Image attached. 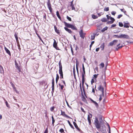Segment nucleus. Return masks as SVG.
I'll return each mask as SVG.
<instances>
[{"mask_svg": "<svg viewBox=\"0 0 133 133\" xmlns=\"http://www.w3.org/2000/svg\"><path fill=\"white\" fill-rule=\"evenodd\" d=\"M104 11H108L109 10V7H106L104 8Z\"/></svg>", "mask_w": 133, "mask_h": 133, "instance_id": "35", "label": "nucleus"}, {"mask_svg": "<svg viewBox=\"0 0 133 133\" xmlns=\"http://www.w3.org/2000/svg\"><path fill=\"white\" fill-rule=\"evenodd\" d=\"M68 124H69V125L73 129H74V127L72 125L71 123H70V122L69 121V120H68Z\"/></svg>", "mask_w": 133, "mask_h": 133, "instance_id": "29", "label": "nucleus"}, {"mask_svg": "<svg viewBox=\"0 0 133 133\" xmlns=\"http://www.w3.org/2000/svg\"><path fill=\"white\" fill-rule=\"evenodd\" d=\"M92 117V115L90 113L89 115H88V120L89 122V124L90 125L91 124V118Z\"/></svg>", "mask_w": 133, "mask_h": 133, "instance_id": "8", "label": "nucleus"}, {"mask_svg": "<svg viewBox=\"0 0 133 133\" xmlns=\"http://www.w3.org/2000/svg\"><path fill=\"white\" fill-rule=\"evenodd\" d=\"M54 108H55V107L54 106H53V107H51V108H50V110L51 111H52L54 110Z\"/></svg>", "mask_w": 133, "mask_h": 133, "instance_id": "53", "label": "nucleus"}, {"mask_svg": "<svg viewBox=\"0 0 133 133\" xmlns=\"http://www.w3.org/2000/svg\"><path fill=\"white\" fill-rule=\"evenodd\" d=\"M93 103L95 104L96 108H98V107L99 105L97 103L96 101H94Z\"/></svg>", "mask_w": 133, "mask_h": 133, "instance_id": "31", "label": "nucleus"}, {"mask_svg": "<svg viewBox=\"0 0 133 133\" xmlns=\"http://www.w3.org/2000/svg\"><path fill=\"white\" fill-rule=\"evenodd\" d=\"M54 42L53 44V46L54 48L57 50H58V48L57 47V43L56 42V41L54 39Z\"/></svg>", "mask_w": 133, "mask_h": 133, "instance_id": "10", "label": "nucleus"}, {"mask_svg": "<svg viewBox=\"0 0 133 133\" xmlns=\"http://www.w3.org/2000/svg\"><path fill=\"white\" fill-rule=\"evenodd\" d=\"M106 98H105L104 99H103V102H106Z\"/></svg>", "mask_w": 133, "mask_h": 133, "instance_id": "63", "label": "nucleus"}, {"mask_svg": "<svg viewBox=\"0 0 133 133\" xmlns=\"http://www.w3.org/2000/svg\"><path fill=\"white\" fill-rule=\"evenodd\" d=\"M116 25L115 24H113L111 25V28H113L115 27Z\"/></svg>", "mask_w": 133, "mask_h": 133, "instance_id": "55", "label": "nucleus"}, {"mask_svg": "<svg viewBox=\"0 0 133 133\" xmlns=\"http://www.w3.org/2000/svg\"><path fill=\"white\" fill-rule=\"evenodd\" d=\"M94 124L97 129H99L101 128V124L99 122L98 118L97 117L95 118Z\"/></svg>", "mask_w": 133, "mask_h": 133, "instance_id": "3", "label": "nucleus"}, {"mask_svg": "<svg viewBox=\"0 0 133 133\" xmlns=\"http://www.w3.org/2000/svg\"><path fill=\"white\" fill-rule=\"evenodd\" d=\"M58 65L59 66V73L60 75V78L61 79H62L63 78V75L62 71V66L61 60L59 62Z\"/></svg>", "mask_w": 133, "mask_h": 133, "instance_id": "1", "label": "nucleus"}, {"mask_svg": "<svg viewBox=\"0 0 133 133\" xmlns=\"http://www.w3.org/2000/svg\"><path fill=\"white\" fill-rule=\"evenodd\" d=\"M102 78L103 79V80L104 82V83L105 85L106 84V77H105V73H104L103 74V75L102 76Z\"/></svg>", "mask_w": 133, "mask_h": 133, "instance_id": "15", "label": "nucleus"}, {"mask_svg": "<svg viewBox=\"0 0 133 133\" xmlns=\"http://www.w3.org/2000/svg\"><path fill=\"white\" fill-rule=\"evenodd\" d=\"M71 52H72V55H74V54H74L73 51V48H72V47H71Z\"/></svg>", "mask_w": 133, "mask_h": 133, "instance_id": "58", "label": "nucleus"}, {"mask_svg": "<svg viewBox=\"0 0 133 133\" xmlns=\"http://www.w3.org/2000/svg\"><path fill=\"white\" fill-rule=\"evenodd\" d=\"M116 13V12L115 11H112L111 12V14L114 15H115Z\"/></svg>", "mask_w": 133, "mask_h": 133, "instance_id": "51", "label": "nucleus"}, {"mask_svg": "<svg viewBox=\"0 0 133 133\" xmlns=\"http://www.w3.org/2000/svg\"><path fill=\"white\" fill-rule=\"evenodd\" d=\"M47 4L48 7L49 9L50 13H52V8L51 7V5L50 3V0H48L47 3Z\"/></svg>", "mask_w": 133, "mask_h": 133, "instance_id": "4", "label": "nucleus"}, {"mask_svg": "<svg viewBox=\"0 0 133 133\" xmlns=\"http://www.w3.org/2000/svg\"><path fill=\"white\" fill-rule=\"evenodd\" d=\"M123 16V15L121 14H120L118 15L117 17V18L118 19H119L121 17Z\"/></svg>", "mask_w": 133, "mask_h": 133, "instance_id": "49", "label": "nucleus"}, {"mask_svg": "<svg viewBox=\"0 0 133 133\" xmlns=\"http://www.w3.org/2000/svg\"><path fill=\"white\" fill-rule=\"evenodd\" d=\"M79 87H80L81 90L82 92V93L83 92H82V88L81 83V82H80V83L79 84Z\"/></svg>", "mask_w": 133, "mask_h": 133, "instance_id": "47", "label": "nucleus"}, {"mask_svg": "<svg viewBox=\"0 0 133 133\" xmlns=\"http://www.w3.org/2000/svg\"><path fill=\"white\" fill-rule=\"evenodd\" d=\"M119 25L120 27H123V24L122 23L120 22H119Z\"/></svg>", "mask_w": 133, "mask_h": 133, "instance_id": "40", "label": "nucleus"}, {"mask_svg": "<svg viewBox=\"0 0 133 133\" xmlns=\"http://www.w3.org/2000/svg\"><path fill=\"white\" fill-rule=\"evenodd\" d=\"M82 69L83 72L82 74V84L83 89V86L85 82V72L83 64L82 65Z\"/></svg>", "mask_w": 133, "mask_h": 133, "instance_id": "2", "label": "nucleus"}, {"mask_svg": "<svg viewBox=\"0 0 133 133\" xmlns=\"http://www.w3.org/2000/svg\"><path fill=\"white\" fill-rule=\"evenodd\" d=\"M54 28L55 32L58 34H59L60 33L59 30L57 29L55 25L54 26Z\"/></svg>", "mask_w": 133, "mask_h": 133, "instance_id": "19", "label": "nucleus"}, {"mask_svg": "<svg viewBox=\"0 0 133 133\" xmlns=\"http://www.w3.org/2000/svg\"><path fill=\"white\" fill-rule=\"evenodd\" d=\"M119 37L120 38L128 39L129 38V36L126 35L122 34L120 35V36Z\"/></svg>", "mask_w": 133, "mask_h": 133, "instance_id": "11", "label": "nucleus"}, {"mask_svg": "<svg viewBox=\"0 0 133 133\" xmlns=\"http://www.w3.org/2000/svg\"><path fill=\"white\" fill-rule=\"evenodd\" d=\"M61 115L64 117L68 118H70V116H69L66 115V114L65 112L64 111H62V110H61Z\"/></svg>", "mask_w": 133, "mask_h": 133, "instance_id": "7", "label": "nucleus"}, {"mask_svg": "<svg viewBox=\"0 0 133 133\" xmlns=\"http://www.w3.org/2000/svg\"><path fill=\"white\" fill-rule=\"evenodd\" d=\"M103 14V13L102 12H100L99 13H98L97 14L99 16H101V15H102Z\"/></svg>", "mask_w": 133, "mask_h": 133, "instance_id": "56", "label": "nucleus"}, {"mask_svg": "<svg viewBox=\"0 0 133 133\" xmlns=\"http://www.w3.org/2000/svg\"><path fill=\"white\" fill-rule=\"evenodd\" d=\"M92 18L94 19H96L98 18V17L97 16H96L94 15H92Z\"/></svg>", "mask_w": 133, "mask_h": 133, "instance_id": "34", "label": "nucleus"}, {"mask_svg": "<svg viewBox=\"0 0 133 133\" xmlns=\"http://www.w3.org/2000/svg\"><path fill=\"white\" fill-rule=\"evenodd\" d=\"M115 36H116V37L118 38H120L119 37L120 36V35L119 36L117 35H114Z\"/></svg>", "mask_w": 133, "mask_h": 133, "instance_id": "62", "label": "nucleus"}, {"mask_svg": "<svg viewBox=\"0 0 133 133\" xmlns=\"http://www.w3.org/2000/svg\"><path fill=\"white\" fill-rule=\"evenodd\" d=\"M104 97V93H102V94L100 95V97L99 99V101H101L102 99V98Z\"/></svg>", "mask_w": 133, "mask_h": 133, "instance_id": "25", "label": "nucleus"}, {"mask_svg": "<svg viewBox=\"0 0 133 133\" xmlns=\"http://www.w3.org/2000/svg\"><path fill=\"white\" fill-rule=\"evenodd\" d=\"M101 21L102 22H107L108 21V19L106 18H103L101 19Z\"/></svg>", "mask_w": 133, "mask_h": 133, "instance_id": "21", "label": "nucleus"}, {"mask_svg": "<svg viewBox=\"0 0 133 133\" xmlns=\"http://www.w3.org/2000/svg\"><path fill=\"white\" fill-rule=\"evenodd\" d=\"M56 15L58 18L60 20H61V18L60 16V15L59 14V12L58 11H57L56 12Z\"/></svg>", "mask_w": 133, "mask_h": 133, "instance_id": "24", "label": "nucleus"}, {"mask_svg": "<svg viewBox=\"0 0 133 133\" xmlns=\"http://www.w3.org/2000/svg\"><path fill=\"white\" fill-rule=\"evenodd\" d=\"M100 65L101 66L102 68H103L104 66V63H102L100 64Z\"/></svg>", "mask_w": 133, "mask_h": 133, "instance_id": "43", "label": "nucleus"}, {"mask_svg": "<svg viewBox=\"0 0 133 133\" xmlns=\"http://www.w3.org/2000/svg\"><path fill=\"white\" fill-rule=\"evenodd\" d=\"M52 91L53 92H54V86H52Z\"/></svg>", "mask_w": 133, "mask_h": 133, "instance_id": "61", "label": "nucleus"}, {"mask_svg": "<svg viewBox=\"0 0 133 133\" xmlns=\"http://www.w3.org/2000/svg\"><path fill=\"white\" fill-rule=\"evenodd\" d=\"M5 104H6V106L7 107H9V104H8V102H7V101H6L5 102Z\"/></svg>", "mask_w": 133, "mask_h": 133, "instance_id": "59", "label": "nucleus"}, {"mask_svg": "<svg viewBox=\"0 0 133 133\" xmlns=\"http://www.w3.org/2000/svg\"><path fill=\"white\" fill-rule=\"evenodd\" d=\"M64 23L65 24V26L67 27L71 28V26L72 25L68 23L65 22H64Z\"/></svg>", "mask_w": 133, "mask_h": 133, "instance_id": "18", "label": "nucleus"}, {"mask_svg": "<svg viewBox=\"0 0 133 133\" xmlns=\"http://www.w3.org/2000/svg\"><path fill=\"white\" fill-rule=\"evenodd\" d=\"M69 33L71 34L72 33V31L70 29L66 27H65L64 28Z\"/></svg>", "mask_w": 133, "mask_h": 133, "instance_id": "20", "label": "nucleus"}, {"mask_svg": "<svg viewBox=\"0 0 133 133\" xmlns=\"http://www.w3.org/2000/svg\"><path fill=\"white\" fill-rule=\"evenodd\" d=\"M0 72L1 74H2L4 73V70L2 66L0 65Z\"/></svg>", "mask_w": 133, "mask_h": 133, "instance_id": "23", "label": "nucleus"}, {"mask_svg": "<svg viewBox=\"0 0 133 133\" xmlns=\"http://www.w3.org/2000/svg\"><path fill=\"white\" fill-rule=\"evenodd\" d=\"M73 124L75 127V128H76L79 132H81L82 131L80 129L79 127H78V126H77V124L76 123L74 122H73Z\"/></svg>", "mask_w": 133, "mask_h": 133, "instance_id": "13", "label": "nucleus"}, {"mask_svg": "<svg viewBox=\"0 0 133 133\" xmlns=\"http://www.w3.org/2000/svg\"><path fill=\"white\" fill-rule=\"evenodd\" d=\"M59 131L61 133L64 132V130L62 128L61 129L59 130Z\"/></svg>", "mask_w": 133, "mask_h": 133, "instance_id": "45", "label": "nucleus"}, {"mask_svg": "<svg viewBox=\"0 0 133 133\" xmlns=\"http://www.w3.org/2000/svg\"><path fill=\"white\" fill-rule=\"evenodd\" d=\"M106 17H107V19H108V20L111 17L108 15H106Z\"/></svg>", "mask_w": 133, "mask_h": 133, "instance_id": "52", "label": "nucleus"}, {"mask_svg": "<svg viewBox=\"0 0 133 133\" xmlns=\"http://www.w3.org/2000/svg\"><path fill=\"white\" fill-rule=\"evenodd\" d=\"M48 128H47L44 131V133H48Z\"/></svg>", "mask_w": 133, "mask_h": 133, "instance_id": "48", "label": "nucleus"}, {"mask_svg": "<svg viewBox=\"0 0 133 133\" xmlns=\"http://www.w3.org/2000/svg\"><path fill=\"white\" fill-rule=\"evenodd\" d=\"M129 23H125L124 25V27L125 28H129Z\"/></svg>", "mask_w": 133, "mask_h": 133, "instance_id": "22", "label": "nucleus"}, {"mask_svg": "<svg viewBox=\"0 0 133 133\" xmlns=\"http://www.w3.org/2000/svg\"><path fill=\"white\" fill-rule=\"evenodd\" d=\"M120 45V44H119L117 46V47H118V48H119V49L122 48L123 46H122V45L120 46H119V45Z\"/></svg>", "mask_w": 133, "mask_h": 133, "instance_id": "44", "label": "nucleus"}, {"mask_svg": "<svg viewBox=\"0 0 133 133\" xmlns=\"http://www.w3.org/2000/svg\"><path fill=\"white\" fill-rule=\"evenodd\" d=\"M11 85H12V87L13 88H14V89H15V90H16V88L15 87V85L12 83H10Z\"/></svg>", "mask_w": 133, "mask_h": 133, "instance_id": "38", "label": "nucleus"}, {"mask_svg": "<svg viewBox=\"0 0 133 133\" xmlns=\"http://www.w3.org/2000/svg\"><path fill=\"white\" fill-rule=\"evenodd\" d=\"M71 28L73 30H77V29L76 27L73 25H72Z\"/></svg>", "mask_w": 133, "mask_h": 133, "instance_id": "33", "label": "nucleus"}, {"mask_svg": "<svg viewBox=\"0 0 133 133\" xmlns=\"http://www.w3.org/2000/svg\"><path fill=\"white\" fill-rule=\"evenodd\" d=\"M59 77L58 75V74H57L56 75V83H57L59 79Z\"/></svg>", "mask_w": 133, "mask_h": 133, "instance_id": "27", "label": "nucleus"}, {"mask_svg": "<svg viewBox=\"0 0 133 133\" xmlns=\"http://www.w3.org/2000/svg\"><path fill=\"white\" fill-rule=\"evenodd\" d=\"M110 19L111 20V21H108L107 22V24H112L115 21V19L111 17Z\"/></svg>", "mask_w": 133, "mask_h": 133, "instance_id": "9", "label": "nucleus"}, {"mask_svg": "<svg viewBox=\"0 0 133 133\" xmlns=\"http://www.w3.org/2000/svg\"><path fill=\"white\" fill-rule=\"evenodd\" d=\"M37 35V36H38L39 38V39H40L41 40V41L42 42H43V40L41 38V37L38 35V34H36Z\"/></svg>", "mask_w": 133, "mask_h": 133, "instance_id": "54", "label": "nucleus"}, {"mask_svg": "<svg viewBox=\"0 0 133 133\" xmlns=\"http://www.w3.org/2000/svg\"><path fill=\"white\" fill-rule=\"evenodd\" d=\"M73 0L72 1L70 2V6L71 7L72 9L71 10H74L75 11H77V10H76L75 9L74 4H73Z\"/></svg>", "mask_w": 133, "mask_h": 133, "instance_id": "6", "label": "nucleus"}, {"mask_svg": "<svg viewBox=\"0 0 133 133\" xmlns=\"http://www.w3.org/2000/svg\"><path fill=\"white\" fill-rule=\"evenodd\" d=\"M14 36L16 40L17 43L18 42V37L17 36V34L16 33H15L14 35Z\"/></svg>", "mask_w": 133, "mask_h": 133, "instance_id": "26", "label": "nucleus"}, {"mask_svg": "<svg viewBox=\"0 0 133 133\" xmlns=\"http://www.w3.org/2000/svg\"><path fill=\"white\" fill-rule=\"evenodd\" d=\"M120 10L121 11L123 12L125 14L126 12V11L124 10V9H120Z\"/></svg>", "mask_w": 133, "mask_h": 133, "instance_id": "46", "label": "nucleus"}, {"mask_svg": "<svg viewBox=\"0 0 133 133\" xmlns=\"http://www.w3.org/2000/svg\"><path fill=\"white\" fill-rule=\"evenodd\" d=\"M81 110L82 111V112H84L85 113V111L83 109V108L82 107H81Z\"/></svg>", "mask_w": 133, "mask_h": 133, "instance_id": "60", "label": "nucleus"}, {"mask_svg": "<svg viewBox=\"0 0 133 133\" xmlns=\"http://www.w3.org/2000/svg\"><path fill=\"white\" fill-rule=\"evenodd\" d=\"M66 18L69 21H71V18L69 17L68 16H66Z\"/></svg>", "mask_w": 133, "mask_h": 133, "instance_id": "41", "label": "nucleus"}, {"mask_svg": "<svg viewBox=\"0 0 133 133\" xmlns=\"http://www.w3.org/2000/svg\"><path fill=\"white\" fill-rule=\"evenodd\" d=\"M52 86H54V78H53V79H52Z\"/></svg>", "mask_w": 133, "mask_h": 133, "instance_id": "39", "label": "nucleus"}, {"mask_svg": "<svg viewBox=\"0 0 133 133\" xmlns=\"http://www.w3.org/2000/svg\"><path fill=\"white\" fill-rule=\"evenodd\" d=\"M95 35H92L91 36V40H93L95 39Z\"/></svg>", "mask_w": 133, "mask_h": 133, "instance_id": "32", "label": "nucleus"}, {"mask_svg": "<svg viewBox=\"0 0 133 133\" xmlns=\"http://www.w3.org/2000/svg\"><path fill=\"white\" fill-rule=\"evenodd\" d=\"M118 41V40H114L110 42L109 44V46H112L113 45H115L116 43Z\"/></svg>", "mask_w": 133, "mask_h": 133, "instance_id": "12", "label": "nucleus"}, {"mask_svg": "<svg viewBox=\"0 0 133 133\" xmlns=\"http://www.w3.org/2000/svg\"><path fill=\"white\" fill-rule=\"evenodd\" d=\"M82 100L84 102H86L87 101L86 99L84 96H83L82 97Z\"/></svg>", "mask_w": 133, "mask_h": 133, "instance_id": "36", "label": "nucleus"}, {"mask_svg": "<svg viewBox=\"0 0 133 133\" xmlns=\"http://www.w3.org/2000/svg\"><path fill=\"white\" fill-rule=\"evenodd\" d=\"M59 85L60 87L61 88L62 90H63V88H64V86L63 85H61L60 84H59Z\"/></svg>", "mask_w": 133, "mask_h": 133, "instance_id": "50", "label": "nucleus"}, {"mask_svg": "<svg viewBox=\"0 0 133 133\" xmlns=\"http://www.w3.org/2000/svg\"><path fill=\"white\" fill-rule=\"evenodd\" d=\"M108 29V27L107 26H105L104 28H103L102 30L101 31L103 32L105 31V30H107Z\"/></svg>", "mask_w": 133, "mask_h": 133, "instance_id": "28", "label": "nucleus"}, {"mask_svg": "<svg viewBox=\"0 0 133 133\" xmlns=\"http://www.w3.org/2000/svg\"><path fill=\"white\" fill-rule=\"evenodd\" d=\"M15 67L18 70V72H20L21 71V69L20 66L18 65V64L16 62V61L15 63Z\"/></svg>", "mask_w": 133, "mask_h": 133, "instance_id": "14", "label": "nucleus"}, {"mask_svg": "<svg viewBox=\"0 0 133 133\" xmlns=\"http://www.w3.org/2000/svg\"><path fill=\"white\" fill-rule=\"evenodd\" d=\"M4 49L6 53L10 56H11V53L10 51L5 47H4Z\"/></svg>", "mask_w": 133, "mask_h": 133, "instance_id": "17", "label": "nucleus"}, {"mask_svg": "<svg viewBox=\"0 0 133 133\" xmlns=\"http://www.w3.org/2000/svg\"><path fill=\"white\" fill-rule=\"evenodd\" d=\"M79 34L80 37L82 39H84L86 34L83 32V31L82 29L79 32Z\"/></svg>", "mask_w": 133, "mask_h": 133, "instance_id": "5", "label": "nucleus"}, {"mask_svg": "<svg viewBox=\"0 0 133 133\" xmlns=\"http://www.w3.org/2000/svg\"><path fill=\"white\" fill-rule=\"evenodd\" d=\"M76 70H77V72L78 73V63H77V62L76 63Z\"/></svg>", "mask_w": 133, "mask_h": 133, "instance_id": "42", "label": "nucleus"}, {"mask_svg": "<svg viewBox=\"0 0 133 133\" xmlns=\"http://www.w3.org/2000/svg\"><path fill=\"white\" fill-rule=\"evenodd\" d=\"M98 75V74H97L94 75H93L94 78H95V79L96 80V79L97 78Z\"/></svg>", "mask_w": 133, "mask_h": 133, "instance_id": "37", "label": "nucleus"}, {"mask_svg": "<svg viewBox=\"0 0 133 133\" xmlns=\"http://www.w3.org/2000/svg\"><path fill=\"white\" fill-rule=\"evenodd\" d=\"M94 80L93 78H92L91 80V84H92L94 82Z\"/></svg>", "mask_w": 133, "mask_h": 133, "instance_id": "57", "label": "nucleus"}, {"mask_svg": "<svg viewBox=\"0 0 133 133\" xmlns=\"http://www.w3.org/2000/svg\"><path fill=\"white\" fill-rule=\"evenodd\" d=\"M99 48H97L96 49V51H98L99 50Z\"/></svg>", "mask_w": 133, "mask_h": 133, "instance_id": "64", "label": "nucleus"}, {"mask_svg": "<svg viewBox=\"0 0 133 133\" xmlns=\"http://www.w3.org/2000/svg\"><path fill=\"white\" fill-rule=\"evenodd\" d=\"M52 124L53 126H54V123L55 122V120L54 119V117L53 116H52Z\"/></svg>", "mask_w": 133, "mask_h": 133, "instance_id": "30", "label": "nucleus"}, {"mask_svg": "<svg viewBox=\"0 0 133 133\" xmlns=\"http://www.w3.org/2000/svg\"><path fill=\"white\" fill-rule=\"evenodd\" d=\"M98 89L99 90L101 91L102 93H104V88L102 86H99Z\"/></svg>", "mask_w": 133, "mask_h": 133, "instance_id": "16", "label": "nucleus"}]
</instances>
